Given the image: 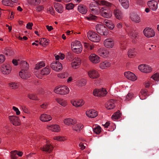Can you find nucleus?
I'll return each mask as SVG.
<instances>
[{
  "label": "nucleus",
  "instance_id": "34",
  "mask_svg": "<svg viewBox=\"0 0 159 159\" xmlns=\"http://www.w3.org/2000/svg\"><path fill=\"white\" fill-rule=\"evenodd\" d=\"M50 130L53 132H58L60 131V127L57 125H50Z\"/></svg>",
  "mask_w": 159,
  "mask_h": 159
},
{
  "label": "nucleus",
  "instance_id": "48",
  "mask_svg": "<svg viewBox=\"0 0 159 159\" xmlns=\"http://www.w3.org/2000/svg\"><path fill=\"white\" fill-rule=\"evenodd\" d=\"M55 59L56 60H59L60 58L61 60H63L65 58V55L63 53H60L59 55H55Z\"/></svg>",
  "mask_w": 159,
  "mask_h": 159
},
{
  "label": "nucleus",
  "instance_id": "43",
  "mask_svg": "<svg viewBox=\"0 0 159 159\" xmlns=\"http://www.w3.org/2000/svg\"><path fill=\"white\" fill-rule=\"evenodd\" d=\"M57 76L58 78L60 79H65L67 76V73L66 72L59 73L57 74Z\"/></svg>",
  "mask_w": 159,
  "mask_h": 159
},
{
  "label": "nucleus",
  "instance_id": "59",
  "mask_svg": "<svg viewBox=\"0 0 159 159\" xmlns=\"http://www.w3.org/2000/svg\"><path fill=\"white\" fill-rule=\"evenodd\" d=\"M49 149V145H46L44 147L42 148V150L44 151L48 152Z\"/></svg>",
  "mask_w": 159,
  "mask_h": 159
},
{
  "label": "nucleus",
  "instance_id": "53",
  "mask_svg": "<svg viewBox=\"0 0 159 159\" xmlns=\"http://www.w3.org/2000/svg\"><path fill=\"white\" fill-rule=\"evenodd\" d=\"M74 7V5L72 3H69L66 4V9L68 10H70L72 9Z\"/></svg>",
  "mask_w": 159,
  "mask_h": 159
},
{
  "label": "nucleus",
  "instance_id": "8",
  "mask_svg": "<svg viewBox=\"0 0 159 159\" xmlns=\"http://www.w3.org/2000/svg\"><path fill=\"white\" fill-rule=\"evenodd\" d=\"M107 93L106 89L103 88L98 89H96L93 92V95L98 97L105 96L107 94Z\"/></svg>",
  "mask_w": 159,
  "mask_h": 159
},
{
  "label": "nucleus",
  "instance_id": "14",
  "mask_svg": "<svg viewBox=\"0 0 159 159\" xmlns=\"http://www.w3.org/2000/svg\"><path fill=\"white\" fill-rule=\"evenodd\" d=\"M139 69L142 72L149 73L152 71V69L149 66L145 64H141L138 67Z\"/></svg>",
  "mask_w": 159,
  "mask_h": 159
},
{
  "label": "nucleus",
  "instance_id": "24",
  "mask_svg": "<svg viewBox=\"0 0 159 159\" xmlns=\"http://www.w3.org/2000/svg\"><path fill=\"white\" fill-rule=\"evenodd\" d=\"M83 127L84 125L82 123L77 122L75 124L73 125L72 128L73 131L77 133H79Z\"/></svg>",
  "mask_w": 159,
  "mask_h": 159
},
{
  "label": "nucleus",
  "instance_id": "63",
  "mask_svg": "<svg viewBox=\"0 0 159 159\" xmlns=\"http://www.w3.org/2000/svg\"><path fill=\"white\" fill-rule=\"evenodd\" d=\"M141 94L143 95L144 97L146 96L147 95V91L145 90H142L141 91Z\"/></svg>",
  "mask_w": 159,
  "mask_h": 159
},
{
  "label": "nucleus",
  "instance_id": "55",
  "mask_svg": "<svg viewBox=\"0 0 159 159\" xmlns=\"http://www.w3.org/2000/svg\"><path fill=\"white\" fill-rule=\"evenodd\" d=\"M5 57L3 54H0V64L2 63L5 61Z\"/></svg>",
  "mask_w": 159,
  "mask_h": 159
},
{
  "label": "nucleus",
  "instance_id": "13",
  "mask_svg": "<svg viewBox=\"0 0 159 159\" xmlns=\"http://www.w3.org/2000/svg\"><path fill=\"white\" fill-rule=\"evenodd\" d=\"M131 20L133 22L136 23H139L141 21L140 15L137 13H132L130 16Z\"/></svg>",
  "mask_w": 159,
  "mask_h": 159
},
{
  "label": "nucleus",
  "instance_id": "31",
  "mask_svg": "<svg viewBox=\"0 0 159 159\" xmlns=\"http://www.w3.org/2000/svg\"><path fill=\"white\" fill-rule=\"evenodd\" d=\"M121 5L125 9H127L129 6V0H119Z\"/></svg>",
  "mask_w": 159,
  "mask_h": 159
},
{
  "label": "nucleus",
  "instance_id": "19",
  "mask_svg": "<svg viewBox=\"0 0 159 159\" xmlns=\"http://www.w3.org/2000/svg\"><path fill=\"white\" fill-rule=\"evenodd\" d=\"M8 118L13 125L18 126L20 125V120L18 117L15 116H9Z\"/></svg>",
  "mask_w": 159,
  "mask_h": 159
},
{
  "label": "nucleus",
  "instance_id": "6",
  "mask_svg": "<svg viewBox=\"0 0 159 159\" xmlns=\"http://www.w3.org/2000/svg\"><path fill=\"white\" fill-rule=\"evenodd\" d=\"M87 37L91 41L94 42H98L101 40V37L96 33L89 31L87 34Z\"/></svg>",
  "mask_w": 159,
  "mask_h": 159
},
{
  "label": "nucleus",
  "instance_id": "44",
  "mask_svg": "<svg viewBox=\"0 0 159 159\" xmlns=\"http://www.w3.org/2000/svg\"><path fill=\"white\" fill-rule=\"evenodd\" d=\"M93 132L96 134H99L101 132V128L98 125H95L93 129Z\"/></svg>",
  "mask_w": 159,
  "mask_h": 159
},
{
  "label": "nucleus",
  "instance_id": "62",
  "mask_svg": "<svg viewBox=\"0 0 159 159\" xmlns=\"http://www.w3.org/2000/svg\"><path fill=\"white\" fill-rule=\"evenodd\" d=\"M79 146L80 147V149L82 150L84 149L85 148V147L83 145V143L81 142L79 144Z\"/></svg>",
  "mask_w": 159,
  "mask_h": 159
},
{
  "label": "nucleus",
  "instance_id": "60",
  "mask_svg": "<svg viewBox=\"0 0 159 159\" xmlns=\"http://www.w3.org/2000/svg\"><path fill=\"white\" fill-rule=\"evenodd\" d=\"M33 25V24L32 23H28L26 25V28L27 29L31 30Z\"/></svg>",
  "mask_w": 159,
  "mask_h": 159
},
{
  "label": "nucleus",
  "instance_id": "33",
  "mask_svg": "<svg viewBox=\"0 0 159 159\" xmlns=\"http://www.w3.org/2000/svg\"><path fill=\"white\" fill-rule=\"evenodd\" d=\"M127 54L129 57L133 58L136 56L137 52L134 49H131L128 50Z\"/></svg>",
  "mask_w": 159,
  "mask_h": 159
},
{
  "label": "nucleus",
  "instance_id": "26",
  "mask_svg": "<svg viewBox=\"0 0 159 159\" xmlns=\"http://www.w3.org/2000/svg\"><path fill=\"white\" fill-rule=\"evenodd\" d=\"M113 14L117 19L120 20L123 18V15L121 11L119 9L116 8L114 10Z\"/></svg>",
  "mask_w": 159,
  "mask_h": 159
},
{
  "label": "nucleus",
  "instance_id": "51",
  "mask_svg": "<svg viewBox=\"0 0 159 159\" xmlns=\"http://www.w3.org/2000/svg\"><path fill=\"white\" fill-rule=\"evenodd\" d=\"M28 97L30 99L33 100H38L36 95L33 93L29 94L28 95Z\"/></svg>",
  "mask_w": 159,
  "mask_h": 159
},
{
  "label": "nucleus",
  "instance_id": "50",
  "mask_svg": "<svg viewBox=\"0 0 159 159\" xmlns=\"http://www.w3.org/2000/svg\"><path fill=\"white\" fill-rule=\"evenodd\" d=\"M17 151H12L11 152V157L12 159H16L17 157Z\"/></svg>",
  "mask_w": 159,
  "mask_h": 159
},
{
  "label": "nucleus",
  "instance_id": "42",
  "mask_svg": "<svg viewBox=\"0 0 159 159\" xmlns=\"http://www.w3.org/2000/svg\"><path fill=\"white\" fill-rule=\"evenodd\" d=\"M100 8L99 7L97 6L96 7L93 8V9L90 10L91 12L94 15H98L99 14V8Z\"/></svg>",
  "mask_w": 159,
  "mask_h": 159
},
{
  "label": "nucleus",
  "instance_id": "22",
  "mask_svg": "<svg viewBox=\"0 0 159 159\" xmlns=\"http://www.w3.org/2000/svg\"><path fill=\"white\" fill-rule=\"evenodd\" d=\"M148 6L153 11H156L158 8V2L155 0H150L148 2Z\"/></svg>",
  "mask_w": 159,
  "mask_h": 159
},
{
  "label": "nucleus",
  "instance_id": "45",
  "mask_svg": "<svg viewBox=\"0 0 159 159\" xmlns=\"http://www.w3.org/2000/svg\"><path fill=\"white\" fill-rule=\"evenodd\" d=\"M86 19L89 20H95L97 19V16L92 14H90L88 16L86 17Z\"/></svg>",
  "mask_w": 159,
  "mask_h": 159
},
{
  "label": "nucleus",
  "instance_id": "40",
  "mask_svg": "<svg viewBox=\"0 0 159 159\" xmlns=\"http://www.w3.org/2000/svg\"><path fill=\"white\" fill-rule=\"evenodd\" d=\"M28 2L32 5H37L39 4L40 2V0H28Z\"/></svg>",
  "mask_w": 159,
  "mask_h": 159
},
{
  "label": "nucleus",
  "instance_id": "57",
  "mask_svg": "<svg viewBox=\"0 0 159 159\" xmlns=\"http://www.w3.org/2000/svg\"><path fill=\"white\" fill-rule=\"evenodd\" d=\"M2 3L3 5L8 6L9 5V0H2Z\"/></svg>",
  "mask_w": 159,
  "mask_h": 159
},
{
  "label": "nucleus",
  "instance_id": "3",
  "mask_svg": "<svg viewBox=\"0 0 159 159\" xmlns=\"http://www.w3.org/2000/svg\"><path fill=\"white\" fill-rule=\"evenodd\" d=\"M106 6L110 7H112V4L110 2L105 0L97 1L95 2H92L89 4V8L90 10L96 7L98 5Z\"/></svg>",
  "mask_w": 159,
  "mask_h": 159
},
{
  "label": "nucleus",
  "instance_id": "5",
  "mask_svg": "<svg viewBox=\"0 0 159 159\" xmlns=\"http://www.w3.org/2000/svg\"><path fill=\"white\" fill-rule=\"evenodd\" d=\"M71 48L73 52L77 54L81 53L82 50V46L80 42L77 40L72 42Z\"/></svg>",
  "mask_w": 159,
  "mask_h": 159
},
{
  "label": "nucleus",
  "instance_id": "54",
  "mask_svg": "<svg viewBox=\"0 0 159 159\" xmlns=\"http://www.w3.org/2000/svg\"><path fill=\"white\" fill-rule=\"evenodd\" d=\"M151 78L155 81H157L159 79V75L157 74H154L151 77Z\"/></svg>",
  "mask_w": 159,
  "mask_h": 159
},
{
  "label": "nucleus",
  "instance_id": "2",
  "mask_svg": "<svg viewBox=\"0 0 159 159\" xmlns=\"http://www.w3.org/2000/svg\"><path fill=\"white\" fill-rule=\"evenodd\" d=\"M53 91L57 94L64 95L69 93L70 89L66 85H59L55 88Z\"/></svg>",
  "mask_w": 159,
  "mask_h": 159
},
{
  "label": "nucleus",
  "instance_id": "49",
  "mask_svg": "<svg viewBox=\"0 0 159 159\" xmlns=\"http://www.w3.org/2000/svg\"><path fill=\"white\" fill-rule=\"evenodd\" d=\"M127 33L128 35L133 38H137L138 37V34L136 33H133L130 31Z\"/></svg>",
  "mask_w": 159,
  "mask_h": 159
},
{
  "label": "nucleus",
  "instance_id": "37",
  "mask_svg": "<svg viewBox=\"0 0 159 159\" xmlns=\"http://www.w3.org/2000/svg\"><path fill=\"white\" fill-rule=\"evenodd\" d=\"M53 139L60 142L64 141L67 140L66 138V137L62 136H56L53 138Z\"/></svg>",
  "mask_w": 159,
  "mask_h": 159
},
{
  "label": "nucleus",
  "instance_id": "61",
  "mask_svg": "<svg viewBox=\"0 0 159 159\" xmlns=\"http://www.w3.org/2000/svg\"><path fill=\"white\" fill-rule=\"evenodd\" d=\"M21 109L25 113H28L29 112L28 109L24 106H23L21 107Z\"/></svg>",
  "mask_w": 159,
  "mask_h": 159
},
{
  "label": "nucleus",
  "instance_id": "9",
  "mask_svg": "<svg viewBox=\"0 0 159 159\" xmlns=\"http://www.w3.org/2000/svg\"><path fill=\"white\" fill-rule=\"evenodd\" d=\"M50 67L52 70L57 72L60 71L63 69L62 64L57 61H53L51 64Z\"/></svg>",
  "mask_w": 159,
  "mask_h": 159
},
{
  "label": "nucleus",
  "instance_id": "41",
  "mask_svg": "<svg viewBox=\"0 0 159 159\" xmlns=\"http://www.w3.org/2000/svg\"><path fill=\"white\" fill-rule=\"evenodd\" d=\"M49 41L48 39H47L44 38H42L40 40L39 43L43 46H45L48 44Z\"/></svg>",
  "mask_w": 159,
  "mask_h": 159
},
{
  "label": "nucleus",
  "instance_id": "28",
  "mask_svg": "<svg viewBox=\"0 0 159 159\" xmlns=\"http://www.w3.org/2000/svg\"><path fill=\"white\" fill-rule=\"evenodd\" d=\"M106 108L108 110H111L115 107L114 101L113 99L109 100L106 105Z\"/></svg>",
  "mask_w": 159,
  "mask_h": 159
},
{
  "label": "nucleus",
  "instance_id": "32",
  "mask_svg": "<svg viewBox=\"0 0 159 159\" xmlns=\"http://www.w3.org/2000/svg\"><path fill=\"white\" fill-rule=\"evenodd\" d=\"M78 9L80 13L83 14H86L87 11V7L83 5L79 6H78Z\"/></svg>",
  "mask_w": 159,
  "mask_h": 159
},
{
  "label": "nucleus",
  "instance_id": "35",
  "mask_svg": "<svg viewBox=\"0 0 159 159\" xmlns=\"http://www.w3.org/2000/svg\"><path fill=\"white\" fill-rule=\"evenodd\" d=\"M56 101L61 106L65 107L67 104V102L66 100L61 98H57L56 99Z\"/></svg>",
  "mask_w": 159,
  "mask_h": 159
},
{
  "label": "nucleus",
  "instance_id": "23",
  "mask_svg": "<svg viewBox=\"0 0 159 159\" xmlns=\"http://www.w3.org/2000/svg\"><path fill=\"white\" fill-rule=\"evenodd\" d=\"M88 75L89 77L92 79H97L99 76L98 72L94 70H90L88 71Z\"/></svg>",
  "mask_w": 159,
  "mask_h": 159
},
{
  "label": "nucleus",
  "instance_id": "47",
  "mask_svg": "<svg viewBox=\"0 0 159 159\" xmlns=\"http://www.w3.org/2000/svg\"><path fill=\"white\" fill-rule=\"evenodd\" d=\"M44 66L45 64L43 61H41L36 65L35 69L36 70H38Z\"/></svg>",
  "mask_w": 159,
  "mask_h": 159
},
{
  "label": "nucleus",
  "instance_id": "29",
  "mask_svg": "<svg viewBox=\"0 0 159 159\" xmlns=\"http://www.w3.org/2000/svg\"><path fill=\"white\" fill-rule=\"evenodd\" d=\"M111 64L109 62L104 61L102 62L99 65V67L101 69H106L110 67Z\"/></svg>",
  "mask_w": 159,
  "mask_h": 159
},
{
  "label": "nucleus",
  "instance_id": "58",
  "mask_svg": "<svg viewBox=\"0 0 159 159\" xmlns=\"http://www.w3.org/2000/svg\"><path fill=\"white\" fill-rule=\"evenodd\" d=\"M107 26L110 30H113L114 27V25L113 23L110 22V24L107 25Z\"/></svg>",
  "mask_w": 159,
  "mask_h": 159
},
{
  "label": "nucleus",
  "instance_id": "52",
  "mask_svg": "<svg viewBox=\"0 0 159 159\" xmlns=\"http://www.w3.org/2000/svg\"><path fill=\"white\" fill-rule=\"evenodd\" d=\"M133 95L134 94L132 93H128L125 97V100L127 101L130 100L133 96Z\"/></svg>",
  "mask_w": 159,
  "mask_h": 159
},
{
  "label": "nucleus",
  "instance_id": "15",
  "mask_svg": "<svg viewBox=\"0 0 159 159\" xmlns=\"http://www.w3.org/2000/svg\"><path fill=\"white\" fill-rule=\"evenodd\" d=\"M104 46L107 48H112L114 46L115 41L111 38H107L105 39L103 42Z\"/></svg>",
  "mask_w": 159,
  "mask_h": 159
},
{
  "label": "nucleus",
  "instance_id": "20",
  "mask_svg": "<svg viewBox=\"0 0 159 159\" xmlns=\"http://www.w3.org/2000/svg\"><path fill=\"white\" fill-rule=\"evenodd\" d=\"M124 75L128 80L133 81L136 80L137 79V76L134 73L130 71L125 72Z\"/></svg>",
  "mask_w": 159,
  "mask_h": 159
},
{
  "label": "nucleus",
  "instance_id": "17",
  "mask_svg": "<svg viewBox=\"0 0 159 159\" xmlns=\"http://www.w3.org/2000/svg\"><path fill=\"white\" fill-rule=\"evenodd\" d=\"M49 70V67H46L41 70L40 74L36 73V76L38 78L42 79L43 78V75L49 74L50 73Z\"/></svg>",
  "mask_w": 159,
  "mask_h": 159
},
{
  "label": "nucleus",
  "instance_id": "56",
  "mask_svg": "<svg viewBox=\"0 0 159 159\" xmlns=\"http://www.w3.org/2000/svg\"><path fill=\"white\" fill-rule=\"evenodd\" d=\"M12 109L16 112V114L17 115H19L20 114V111L19 109L16 107L13 106L12 107Z\"/></svg>",
  "mask_w": 159,
  "mask_h": 159
},
{
  "label": "nucleus",
  "instance_id": "10",
  "mask_svg": "<svg viewBox=\"0 0 159 159\" xmlns=\"http://www.w3.org/2000/svg\"><path fill=\"white\" fill-rule=\"evenodd\" d=\"M12 70L11 66L8 64H3L1 67L2 73L4 75H8L11 72Z\"/></svg>",
  "mask_w": 159,
  "mask_h": 159
},
{
  "label": "nucleus",
  "instance_id": "64",
  "mask_svg": "<svg viewBox=\"0 0 159 159\" xmlns=\"http://www.w3.org/2000/svg\"><path fill=\"white\" fill-rule=\"evenodd\" d=\"M43 9V7L40 6H37L36 8V10L38 11H40Z\"/></svg>",
  "mask_w": 159,
  "mask_h": 159
},
{
  "label": "nucleus",
  "instance_id": "30",
  "mask_svg": "<svg viewBox=\"0 0 159 159\" xmlns=\"http://www.w3.org/2000/svg\"><path fill=\"white\" fill-rule=\"evenodd\" d=\"M54 7L57 11L59 13H61L63 10V8L62 5L58 3H55Z\"/></svg>",
  "mask_w": 159,
  "mask_h": 159
},
{
  "label": "nucleus",
  "instance_id": "4",
  "mask_svg": "<svg viewBox=\"0 0 159 159\" xmlns=\"http://www.w3.org/2000/svg\"><path fill=\"white\" fill-rule=\"evenodd\" d=\"M95 28L97 32L101 35L107 36L108 34V29L102 24H98Z\"/></svg>",
  "mask_w": 159,
  "mask_h": 159
},
{
  "label": "nucleus",
  "instance_id": "7",
  "mask_svg": "<svg viewBox=\"0 0 159 159\" xmlns=\"http://www.w3.org/2000/svg\"><path fill=\"white\" fill-rule=\"evenodd\" d=\"M99 15L102 17L106 18H110L112 16V14L110 11L107 10L106 7H102L99 8Z\"/></svg>",
  "mask_w": 159,
  "mask_h": 159
},
{
  "label": "nucleus",
  "instance_id": "46",
  "mask_svg": "<svg viewBox=\"0 0 159 159\" xmlns=\"http://www.w3.org/2000/svg\"><path fill=\"white\" fill-rule=\"evenodd\" d=\"M8 86L13 89H16L18 88L19 86L18 84L17 83H11L8 84Z\"/></svg>",
  "mask_w": 159,
  "mask_h": 159
},
{
  "label": "nucleus",
  "instance_id": "18",
  "mask_svg": "<svg viewBox=\"0 0 159 159\" xmlns=\"http://www.w3.org/2000/svg\"><path fill=\"white\" fill-rule=\"evenodd\" d=\"M89 59L93 64H97L100 61V57L95 54H91L89 57Z\"/></svg>",
  "mask_w": 159,
  "mask_h": 159
},
{
  "label": "nucleus",
  "instance_id": "39",
  "mask_svg": "<svg viewBox=\"0 0 159 159\" xmlns=\"http://www.w3.org/2000/svg\"><path fill=\"white\" fill-rule=\"evenodd\" d=\"M40 119V120L42 121L46 122L50 120L49 116L46 114L42 115Z\"/></svg>",
  "mask_w": 159,
  "mask_h": 159
},
{
  "label": "nucleus",
  "instance_id": "25",
  "mask_svg": "<svg viewBox=\"0 0 159 159\" xmlns=\"http://www.w3.org/2000/svg\"><path fill=\"white\" fill-rule=\"evenodd\" d=\"M85 114L88 117L93 118L96 117L98 115V113L96 111L91 109L85 112Z\"/></svg>",
  "mask_w": 159,
  "mask_h": 159
},
{
  "label": "nucleus",
  "instance_id": "36",
  "mask_svg": "<svg viewBox=\"0 0 159 159\" xmlns=\"http://www.w3.org/2000/svg\"><path fill=\"white\" fill-rule=\"evenodd\" d=\"M121 117V114L119 111L114 113L111 116L112 119L115 121L116 120L119 119Z\"/></svg>",
  "mask_w": 159,
  "mask_h": 159
},
{
  "label": "nucleus",
  "instance_id": "27",
  "mask_svg": "<svg viewBox=\"0 0 159 159\" xmlns=\"http://www.w3.org/2000/svg\"><path fill=\"white\" fill-rule=\"evenodd\" d=\"M77 120L75 119L66 118L63 120L64 123L67 125H73L77 123Z\"/></svg>",
  "mask_w": 159,
  "mask_h": 159
},
{
  "label": "nucleus",
  "instance_id": "16",
  "mask_svg": "<svg viewBox=\"0 0 159 159\" xmlns=\"http://www.w3.org/2000/svg\"><path fill=\"white\" fill-rule=\"evenodd\" d=\"M81 64V60L78 57H75L72 61L71 64V67L74 69H77Z\"/></svg>",
  "mask_w": 159,
  "mask_h": 159
},
{
  "label": "nucleus",
  "instance_id": "11",
  "mask_svg": "<svg viewBox=\"0 0 159 159\" xmlns=\"http://www.w3.org/2000/svg\"><path fill=\"white\" fill-rule=\"evenodd\" d=\"M97 53L99 55L104 58L108 57L110 55V52L109 50L102 48L98 49Z\"/></svg>",
  "mask_w": 159,
  "mask_h": 159
},
{
  "label": "nucleus",
  "instance_id": "21",
  "mask_svg": "<svg viewBox=\"0 0 159 159\" xmlns=\"http://www.w3.org/2000/svg\"><path fill=\"white\" fill-rule=\"evenodd\" d=\"M70 103L74 106L77 107L83 105L84 103V101L82 99L73 100L70 101Z\"/></svg>",
  "mask_w": 159,
  "mask_h": 159
},
{
  "label": "nucleus",
  "instance_id": "12",
  "mask_svg": "<svg viewBox=\"0 0 159 159\" xmlns=\"http://www.w3.org/2000/svg\"><path fill=\"white\" fill-rule=\"evenodd\" d=\"M144 35L147 38H151L155 35L154 30L150 28H146L143 31Z\"/></svg>",
  "mask_w": 159,
  "mask_h": 159
},
{
  "label": "nucleus",
  "instance_id": "38",
  "mask_svg": "<svg viewBox=\"0 0 159 159\" xmlns=\"http://www.w3.org/2000/svg\"><path fill=\"white\" fill-rule=\"evenodd\" d=\"M86 80L84 79H81L76 82V84L80 86L85 85L86 83Z\"/></svg>",
  "mask_w": 159,
  "mask_h": 159
},
{
  "label": "nucleus",
  "instance_id": "1",
  "mask_svg": "<svg viewBox=\"0 0 159 159\" xmlns=\"http://www.w3.org/2000/svg\"><path fill=\"white\" fill-rule=\"evenodd\" d=\"M12 63L15 66H16L18 64L21 65V70L20 72L19 75L21 78L26 79L30 77V75L28 71L29 65L25 61H21L20 59H13L12 61Z\"/></svg>",
  "mask_w": 159,
  "mask_h": 159
}]
</instances>
